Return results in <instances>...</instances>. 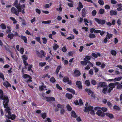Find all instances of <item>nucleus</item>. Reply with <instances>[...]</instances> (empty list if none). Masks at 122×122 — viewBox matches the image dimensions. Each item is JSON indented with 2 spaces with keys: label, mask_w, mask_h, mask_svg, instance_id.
<instances>
[{
  "label": "nucleus",
  "mask_w": 122,
  "mask_h": 122,
  "mask_svg": "<svg viewBox=\"0 0 122 122\" xmlns=\"http://www.w3.org/2000/svg\"><path fill=\"white\" fill-rule=\"evenodd\" d=\"M3 101V104L4 108H5V110L6 111V113H8V115H7L8 116L10 115L11 114L10 112L11 109L10 107H8V104L9 102V98L6 97L5 98V100Z\"/></svg>",
  "instance_id": "nucleus-1"
},
{
  "label": "nucleus",
  "mask_w": 122,
  "mask_h": 122,
  "mask_svg": "<svg viewBox=\"0 0 122 122\" xmlns=\"http://www.w3.org/2000/svg\"><path fill=\"white\" fill-rule=\"evenodd\" d=\"M20 9H19L17 10L15 8L12 7L11 9V12L12 13L15 14L16 15L18 16L19 14V12L21 11V8Z\"/></svg>",
  "instance_id": "nucleus-2"
},
{
  "label": "nucleus",
  "mask_w": 122,
  "mask_h": 122,
  "mask_svg": "<svg viewBox=\"0 0 122 122\" xmlns=\"http://www.w3.org/2000/svg\"><path fill=\"white\" fill-rule=\"evenodd\" d=\"M85 105L86 107L85 108V109L84 110V111L85 112H88L89 111L93 109V107L91 106H88V103L87 102L86 103Z\"/></svg>",
  "instance_id": "nucleus-3"
},
{
  "label": "nucleus",
  "mask_w": 122,
  "mask_h": 122,
  "mask_svg": "<svg viewBox=\"0 0 122 122\" xmlns=\"http://www.w3.org/2000/svg\"><path fill=\"white\" fill-rule=\"evenodd\" d=\"M18 0H15L13 4V5L15 6L17 10L19 9H20L22 8V5H20V3H18Z\"/></svg>",
  "instance_id": "nucleus-4"
},
{
  "label": "nucleus",
  "mask_w": 122,
  "mask_h": 122,
  "mask_svg": "<svg viewBox=\"0 0 122 122\" xmlns=\"http://www.w3.org/2000/svg\"><path fill=\"white\" fill-rule=\"evenodd\" d=\"M6 97L8 98V96L4 95L3 91L2 89H0V99L4 100H5Z\"/></svg>",
  "instance_id": "nucleus-5"
},
{
  "label": "nucleus",
  "mask_w": 122,
  "mask_h": 122,
  "mask_svg": "<svg viewBox=\"0 0 122 122\" xmlns=\"http://www.w3.org/2000/svg\"><path fill=\"white\" fill-rule=\"evenodd\" d=\"M94 20L97 23L102 25L104 24L106 22V21L105 20L100 19L97 18H95Z\"/></svg>",
  "instance_id": "nucleus-6"
},
{
  "label": "nucleus",
  "mask_w": 122,
  "mask_h": 122,
  "mask_svg": "<svg viewBox=\"0 0 122 122\" xmlns=\"http://www.w3.org/2000/svg\"><path fill=\"white\" fill-rule=\"evenodd\" d=\"M96 114L97 115L101 117H104L105 114V112H102V111L99 110L97 111Z\"/></svg>",
  "instance_id": "nucleus-7"
},
{
  "label": "nucleus",
  "mask_w": 122,
  "mask_h": 122,
  "mask_svg": "<svg viewBox=\"0 0 122 122\" xmlns=\"http://www.w3.org/2000/svg\"><path fill=\"white\" fill-rule=\"evenodd\" d=\"M107 86V83L105 82H99L97 84V88H99L100 87H106Z\"/></svg>",
  "instance_id": "nucleus-8"
},
{
  "label": "nucleus",
  "mask_w": 122,
  "mask_h": 122,
  "mask_svg": "<svg viewBox=\"0 0 122 122\" xmlns=\"http://www.w3.org/2000/svg\"><path fill=\"white\" fill-rule=\"evenodd\" d=\"M5 116L8 119H11L12 120H14L16 117V116L14 114H11L9 116H8L7 115L5 114Z\"/></svg>",
  "instance_id": "nucleus-9"
},
{
  "label": "nucleus",
  "mask_w": 122,
  "mask_h": 122,
  "mask_svg": "<svg viewBox=\"0 0 122 122\" xmlns=\"http://www.w3.org/2000/svg\"><path fill=\"white\" fill-rule=\"evenodd\" d=\"M46 99V101L48 102L55 101V99L54 97H44Z\"/></svg>",
  "instance_id": "nucleus-10"
},
{
  "label": "nucleus",
  "mask_w": 122,
  "mask_h": 122,
  "mask_svg": "<svg viewBox=\"0 0 122 122\" xmlns=\"http://www.w3.org/2000/svg\"><path fill=\"white\" fill-rule=\"evenodd\" d=\"M90 32L91 33H99L101 32V30H96L94 28H91L90 29Z\"/></svg>",
  "instance_id": "nucleus-11"
},
{
  "label": "nucleus",
  "mask_w": 122,
  "mask_h": 122,
  "mask_svg": "<svg viewBox=\"0 0 122 122\" xmlns=\"http://www.w3.org/2000/svg\"><path fill=\"white\" fill-rule=\"evenodd\" d=\"M76 84L77 86V87L79 89H82V83L80 81H78L76 82Z\"/></svg>",
  "instance_id": "nucleus-12"
},
{
  "label": "nucleus",
  "mask_w": 122,
  "mask_h": 122,
  "mask_svg": "<svg viewBox=\"0 0 122 122\" xmlns=\"http://www.w3.org/2000/svg\"><path fill=\"white\" fill-rule=\"evenodd\" d=\"M105 115L110 119H112L114 117V115L110 112H106L105 113Z\"/></svg>",
  "instance_id": "nucleus-13"
},
{
  "label": "nucleus",
  "mask_w": 122,
  "mask_h": 122,
  "mask_svg": "<svg viewBox=\"0 0 122 122\" xmlns=\"http://www.w3.org/2000/svg\"><path fill=\"white\" fill-rule=\"evenodd\" d=\"M74 74L75 76L77 77L80 76L81 75V73L79 70L76 69L74 71Z\"/></svg>",
  "instance_id": "nucleus-14"
},
{
  "label": "nucleus",
  "mask_w": 122,
  "mask_h": 122,
  "mask_svg": "<svg viewBox=\"0 0 122 122\" xmlns=\"http://www.w3.org/2000/svg\"><path fill=\"white\" fill-rule=\"evenodd\" d=\"M83 6L81 2H79L78 6L77 7V9L79 11H80L81 9L83 8Z\"/></svg>",
  "instance_id": "nucleus-15"
},
{
  "label": "nucleus",
  "mask_w": 122,
  "mask_h": 122,
  "mask_svg": "<svg viewBox=\"0 0 122 122\" xmlns=\"http://www.w3.org/2000/svg\"><path fill=\"white\" fill-rule=\"evenodd\" d=\"M82 15L83 17H85L86 15V13L87 12V10L85 8H83L82 10Z\"/></svg>",
  "instance_id": "nucleus-16"
},
{
  "label": "nucleus",
  "mask_w": 122,
  "mask_h": 122,
  "mask_svg": "<svg viewBox=\"0 0 122 122\" xmlns=\"http://www.w3.org/2000/svg\"><path fill=\"white\" fill-rule=\"evenodd\" d=\"M3 85L7 88L8 87L11 86V85L7 81H6L3 83Z\"/></svg>",
  "instance_id": "nucleus-17"
},
{
  "label": "nucleus",
  "mask_w": 122,
  "mask_h": 122,
  "mask_svg": "<svg viewBox=\"0 0 122 122\" xmlns=\"http://www.w3.org/2000/svg\"><path fill=\"white\" fill-rule=\"evenodd\" d=\"M97 54H96L94 53H92V55L95 58H97V57L98 56L99 57H100L101 56L100 54L98 52L97 53Z\"/></svg>",
  "instance_id": "nucleus-18"
},
{
  "label": "nucleus",
  "mask_w": 122,
  "mask_h": 122,
  "mask_svg": "<svg viewBox=\"0 0 122 122\" xmlns=\"http://www.w3.org/2000/svg\"><path fill=\"white\" fill-rule=\"evenodd\" d=\"M110 14L111 16L114 15H116L117 14V12L116 10H111L110 11Z\"/></svg>",
  "instance_id": "nucleus-19"
},
{
  "label": "nucleus",
  "mask_w": 122,
  "mask_h": 122,
  "mask_svg": "<svg viewBox=\"0 0 122 122\" xmlns=\"http://www.w3.org/2000/svg\"><path fill=\"white\" fill-rule=\"evenodd\" d=\"M66 89L67 91L71 92L73 94H75V91L74 90L71 89L69 88H67Z\"/></svg>",
  "instance_id": "nucleus-20"
},
{
  "label": "nucleus",
  "mask_w": 122,
  "mask_h": 122,
  "mask_svg": "<svg viewBox=\"0 0 122 122\" xmlns=\"http://www.w3.org/2000/svg\"><path fill=\"white\" fill-rule=\"evenodd\" d=\"M85 90L88 93L89 95H90V94L93 93L92 91L90 89H88L87 88H86L85 89Z\"/></svg>",
  "instance_id": "nucleus-21"
},
{
  "label": "nucleus",
  "mask_w": 122,
  "mask_h": 122,
  "mask_svg": "<svg viewBox=\"0 0 122 122\" xmlns=\"http://www.w3.org/2000/svg\"><path fill=\"white\" fill-rule=\"evenodd\" d=\"M69 80V77L67 76H64L63 79V81L65 83L67 82Z\"/></svg>",
  "instance_id": "nucleus-22"
},
{
  "label": "nucleus",
  "mask_w": 122,
  "mask_h": 122,
  "mask_svg": "<svg viewBox=\"0 0 122 122\" xmlns=\"http://www.w3.org/2000/svg\"><path fill=\"white\" fill-rule=\"evenodd\" d=\"M21 39L24 41V42L25 43H26L27 42V39L26 37L24 36H20Z\"/></svg>",
  "instance_id": "nucleus-23"
},
{
  "label": "nucleus",
  "mask_w": 122,
  "mask_h": 122,
  "mask_svg": "<svg viewBox=\"0 0 122 122\" xmlns=\"http://www.w3.org/2000/svg\"><path fill=\"white\" fill-rule=\"evenodd\" d=\"M71 116L74 118H76L77 116V115L76 114V113L74 111H72Z\"/></svg>",
  "instance_id": "nucleus-24"
},
{
  "label": "nucleus",
  "mask_w": 122,
  "mask_h": 122,
  "mask_svg": "<svg viewBox=\"0 0 122 122\" xmlns=\"http://www.w3.org/2000/svg\"><path fill=\"white\" fill-rule=\"evenodd\" d=\"M66 96L67 98L70 99H71L73 97V96L71 94L68 93L66 94Z\"/></svg>",
  "instance_id": "nucleus-25"
},
{
  "label": "nucleus",
  "mask_w": 122,
  "mask_h": 122,
  "mask_svg": "<svg viewBox=\"0 0 122 122\" xmlns=\"http://www.w3.org/2000/svg\"><path fill=\"white\" fill-rule=\"evenodd\" d=\"M14 36V34L13 33H11L10 34H8L7 35V37L10 39H12L13 38Z\"/></svg>",
  "instance_id": "nucleus-26"
},
{
  "label": "nucleus",
  "mask_w": 122,
  "mask_h": 122,
  "mask_svg": "<svg viewBox=\"0 0 122 122\" xmlns=\"http://www.w3.org/2000/svg\"><path fill=\"white\" fill-rule=\"evenodd\" d=\"M28 66V71H30L33 73V71L31 69L32 67V65H31L29 64Z\"/></svg>",
  "instance_id": "nucleus-27"
},
{
  "label": "nucleus",
  "mask_w": 122,
  "mask_h": 122,
  "mask_svg": "<svg viewBox=\"0 0 122 122\" xmlns=\"http://www.w3.org/2000/svg\"><path fill=\"white\" fill-rule=\"evenodd\" d=\"M111 53L112 55L115 56L117 54L116 51L113 50H111L110 52Z\"/></svg>",
  "instance_id": "nucleus-28"
},
{
  "label": "nucleus",
  "mask_w": 122,
  "mask_h": 122,
  "mask_svg": "<svg viewBox=\"0 0 122 122\" xmlns=\"http://www.w3.org/2000/svg\"><path fill=\"white\" fill-rule=\"evenodd\" d=\"M61 68V66L60 65L58 66L56 69V70L55 72V73L56 74H58L59 72V70H60Z\"/></svg>",
  "instance_id": "nucleus-29"
},
{
  "label": "nucleus",
  "mask_w": 122,
  "mask_h": 122,
  "mask_svg": "<svg viewBox=\"0 0 122 122\" xmlns=\"http://www.w3.org/2000/svg\"><path fill=\"white\" fill-rule=\"evenodd\" d=\"M46 87V86L41 85L39 87V89L41 91H43L44 89Z\"/></svg>",
  "instance_id": "nucleus-30"
},
{
  "label": "nucleus",
  "mask_w": 122,
  "mask_h": 122,
  "mask_svg": "<svg viewBox=\"0 0 122 122\" xmlns=\"http://www.w3.org/2000/svg\"><path fill=\"white\" fill-rule=\"evenodd\" d=\"M89 37L90 38L94 39L95 38V35L93 33H90L89 34Z\"/></svg>",
  "instance_id": "nucleus-31"
},
{
  "label": "nucleus",
  "mask_w": 122,
  "mask_h": 122,
  "mask_svg": "<svg viewBox=\"0 0 122 122\" xmlns=\"http://www.w3.org/2000/svg\"><path fill=\"white\" fill-rule=\"evenodd\" d=\"M107 35L106 36L109 39H110V38L112 37L113 35L111 34H109V33L107 32Z\"/></svg>",
  "instance_id": "nucleus-32"
},
{
  "label": "nucleus",
  "mask_w": 122,
  "mask_h": 122,
  "mask_svg": "<svg viewBox=\"0 0 122 122\" xmlns=\"http://www.w3.org/2000/svg\"><path fill=\"white\" fill-rule=\"evenodd\" d=\"M113 108L114 109L117 111H119L120 110V109L119 107L116 105L114 106L113 107Z\"/></svg>",
  "instance_id": "nucleus-33"
},
{
  "label": "nucleus",
  "mask_w": 122,
  "mask_h": 122,
  "mask_svg": "<svg viewBox=\"0 0 122 122\" xmlns=\"http://www.w3.org/2000/svg\"><path fill=\"white\" fill-rule=\"evenodd\" d=\"M50 81L51 82L54 83L56 81V80L53 77H52L50 79Z\"/></svg>",
  "instance_id": "nucleus-34"
},
{
  "label": "nucleus",
  "mask_w": 122,
  "mask_h": 122,
  "mask_svg": "<svg viewBox=\"0 0 122 122\" xmlns=\"http://www.w3.org/2000/svg\"><path fill=\"white\" fill-rule=\"evenodd\" d=\"M105 13V10L103 9H100L99 11V14H100L102 15Z\"/></svg>",
  "instance_id": "nucleus-35"
},
{
  "label": "nucleus",
  "mask_w": 122,
  "mask_h": 122,
  "mask_svg": "<svg viewBox=\"0 0 122 122\" xmlns=\"http://www.w3.org/2000/svg\"><path fill=\"white\" fill-rule=\"evenodd\" d=\"M59 47V46L58 45L56 44H55L54 46L53 47V48L54 50L56 51Z\"/></svg>",
  "instance_id": "nucleus-36"
},
{
  "label": "nucleus",
  "mask_w": 122,
  "mask_h": 122,
  "mask_svg": "<svg viewBox=\"0 0 122 122\" xmlns=\"http://www.w3.org/2000/svg\"><path fill=\"white\" fill-rule=\"evenodd\" d=\"M101 109L102 111L103 112H107V109L106 107H102L101 108Z\"/></svg>",
  "instance_id": "nucleus-37"
},
{
  "label": "nucleus",
  "mask_w": 122,
  "mask_h": 122,
  "mask_svg": "<svg viewBox=\"0 0 122 122\" xmlns=\"http://www.w3.org/2000/svg\"><path fill=\"white\" fill-rule=\"evenodd\" d=\"M66 107L68 110L69 111H70L72 110V108L69 104L67 105Z\"/></svg>",
  "instance_id": "nucleus-38"
},
{
  "label": "nucleus",
  "mask_w": 122,
  "mask_h": 122,
  "mask_svg": "<svg viewBox=\"0 0 122 122\" xmlns=\"http://www.w3.org/2000/svg\"><path fill=\"white\" fill-rule=\"evenodd\" d=\"M46 64V63L45 62H41L39 63V66H41V67H43Z\"/></svg>",
  "instance_id": "nucleus-39"
},
{
  "label": "nucleus",
  "mask_w": 122,
  "mask_h": 122,
  "mask_svg": "<svg viewBox=\"0 0 122 122\" xmlns=\"http://www.w3.org/2000/svg\"><path fill=\"white\" fill-rule=\"evenodd\" d=\"M97 13L96 10H94L92 12V14L93 16H94L96 15Z\"/></svg>",
  "instance_id": "nucleus-40"
},
{
  "label": "nucleus",
  "mask_w": 122,
  "mask_h": 122,
  "mask_svg": "<svg viewBox=\"0 0 122 122\" xmlns=\"http://www.w3.org/2000/svg\"><path fill=\"white\" fill-rule=\"evenodd\" d=\"M42 39L43 40V44H46V43L47 41V39L46 37H44L42 38Z\"/></svg>",
  "instance_id": "nucleus-41"
},
{
  "label": "nucleus",
  "mask_w": 122,
  "mask_h": 122,
  "mask_svg": "<svg viewBox=\"0 0 122 122\" xmlns=\"http://www.w3.org/2000/svg\"><path fill=\"white\" fill-rule=\"evenodd\" d=\"M23 77L25 79H26L27 78H30L31 77L29 75L26 74H25L23 75Z\"/></svg>",
  "instance_id": "nucleus-42"
},
{
  "label": "nucleus",
  "mask_w": 122,
  "mask_h": 122,
  "mask_svg": "<svg viewBox=\"0 0 122 122\" xmlns=\"http://www.w3.org/2000/svg\"><path fill=\"white\" fill-rule=\"evenodd\" d=\"M85 84L87 86H89L90 85V82L89 80H86L85 82Z\"/></svg>",
  "instance_id": "nucleus-43"
},
{
  "label": "nucleus",
  "mask_w": 122,
  "mask_h": 122,
  "mask_svg": "<svg viewBox=\"0 0 122 122\" xmlns=\"http://www.w3.org/2000/svg\"><path fill=\"white\" fill-rule=\"evenodd\" d=\"M108 86L109 87H112L113 88H114L115 87V84L113 83H110L108 85Z\"/></svg>",
  "instance_id": "nucleus-44"
},
{
  "label": "nucleus",
  "mask_w": 122,
  "mask_h": 122,
  "mask_svg": "<svg viewBox=\"0 0 122 122\" xmlns=\"http://www.w3.org/2000/svg\"><path fill=\"white\" fill-rule=\"evenodd\" d=\"M122 77L120 76L118 77H116L114 79V81H119L122 78Z\"/></svg>",
  "instance_id": "nucleus-45"
},
{
  "label": "nucleus",
  "mask_w": 122,
  "mask_h": 122,
  "mask_svg": "<svg viewBox=\"0 0 122 122\" xmlns=\"http://www.w3.org/2000/svg\"><path fill=\"white\" fill-rule=\"evenodd\" d=\"M107 87H105L104 88L102 91V92L105 94L107 92Z\"/></svg>",
  "instance_id": "nucleus-46"
},
{
  "label": "nucleus",
  "mask_w": 122,
  "mask_h": 122,
  "mask_svg": "<svg viewBox=\"0 0 122 122\" xmlns=\"http://www.w3.org/2000/svg\"><path fill=\"white\" fill-rule=\"evenodd\" d=\"M0 77L2 79L3 81L5 80L4 76L3 74L1 72H0Z\"/></svg>",
  "instance_id": "nucleus-47"
},
{
  "label": "nucleus",
  "mask_w": 122,
  "mask_h": 122,
  "mask_svg": "<svg viewBox=\"0 0 122 122\" xmlns=\"http://www.w3.org/2000/svg\"><path fill=\"white\" fill-rule=\"evenodd\" d=\"M51 21L50 20L46 21H44L42 22V23L44 24H49L51 23Z\"/></svg>",
  "instance_id": "nucleus-48"
},
{
  "label": "nucleus",
  "mask_w": 122,
  "mask_h": 122,
  "mask_svg": "<svg viewBox=\"0 0 122 122\" xmlns=\"http://www.w3.org/2000/svg\"><path fill=\"white\" fill-rule=\"evenodd\" d=\"M41 116L43 119H45L46 118V113L45 112H44L42 113L41 115Z\"/></svg>",
  "instance_id": "nucleus-49"
},
{
  "label": "nucleus",
  "mask_w": 122,
  "mask_h": 122,
  "mask_svg": "<svg viewBox=\"0 0 122 122\" xmlns=\"http://www.w3.org/2000/svg\"><path fill=\"white\" fill-rule=\"evenodd\" d=\"M98 3L101 5H103L104 4V2L103 0H99L98 1Z\"/></svg>",
  "instance_id": "nucleus-50"
},
{
  "label": "nucleus",
  "mask_w": 122,
  "mask_h": 122,
  "mask_svg": "<svg viewBox=\"0 0 122 122\" xmlns=\"http://www.w3.org/2000/svg\"><path fill=\"white\" fill-rule=\"evenodd\" d=\"M20 19L22 21V24L24 25H25L26 24L25 20L21 18H20Z\"/></svg>",
  "instance_id": "nucleus-51"
},
{
  "label": "nucleus",
  "mask_w": 122,
  "mask_h": 122,
  "mask_svg": "<svg viewBox=\"0 0 122 122\" xmlns=\"http://www.w3.org/2000/svg\"><path fill=\"white\" fill-rule=\"evenodd\" d=\"M107 103L108 107H110V108H111L112 107V105L110 102L108 101L107 102Z\"/></svg>",
  "instance_id": "nucleus-52"
},
{
  "label": "nucleus",
  "mask_w": 122,
  "mask_h": 122,
  "mask_svg": "<svg viewBox=\"0 0 122 122\" xmlns=\"http://www.w3.org/2000/svg\"><path fill=\"white\" fill-rule=\"evenodd\" d=\"M74 36L73 35H72L71 36H69L67 38V39L69 40H71L74 39Z\"/></svg>",
  "instance_id": "nucleus-53"
},
{
  "label": "nucleus",
  "mask_w": 122,
  "mask_h": 122,
  "mask_svg": "<svg viewBox=\"0 0 122 122\" xmlns=\"http://www.w3.org/2000/svg\"><path fill=\"white\" fill-rule=\"evenodd\" d=\"M35 39L40 44H41L40 41V37H36L35 38Z\"/></svg>",
  "instance_id": "nucleus-54"
},
{
  "label": "nucleus",
  "mask_w": 122,
  "mask_h": 122,
  "mask_svg": "<svg viewBox=\"0 0 122 122\" xmlns=\"http://www.w3.org/2000/svg\"><path fill=\"white\" fill-rule=\"evenodd\" d=\"M5 50L6 51L8 52H10V49L9 48V46H5Z\"/></svg>",
  "instance_id": "nucleus-55"
},
{
  "label": "nucleus",
  "mask_w": 122,
  "mask_h": 122,
  "mask_svg": "<svg viewBox=\"0 0 122 122\" xmlns=\"http://www.w3.org/2000/svg\"><path fill=\"white\" fill-rule=\"evenodd\" d=\"M22 58L23 59V60L26 61L28 59V57L27 56H26L25 55H23L22 56Z\"/></svg>",
  "instance_id": "nucleus-56"
},
{
  "label": "nucleus",
  "mask_w": 122,
  "mask_h": 122,
  "mask_svg": "<svg viewBox=\"0 0 122 122\" xmlns=\"http://www.w3.org/2000/svg\"><path fill=\"white\" fill-rule=\"evenodd\" d=\"M122 88V85L120 84L117 87V89L118 90H121Z\"/></svg>",
  "instance_id": "nucleus-57"
},
{
  "label": "nucleus",
  "mask_w": 122,
  "mask_h": 122,
  "mask_svg": "<svg viewBox=\"0 0 122 122\" xmlns=\"http://www.w3.org/2000/svg\"><path fill=\"white\" fill-rule=\"evenodd\" d=\"M1 28L2 29H5L6 28V27L5 25L2 23L1 24Z\"/></svg>",
  "instance_id": "nucleus-58"
},
{
  "label": "nucleus",
  "mask_w": 122,
  "mask_h": 122,
  "mask_svg": "<svg viewBox=\"0 0 122 122\" xmlns=\"http://www.w3.org/2000/svg\"><path fill=\"white\" fill-rule=\"evenodd\" d=\"M91 82V83L94 85H95L97 84L96 81L94 80H92Z\"/></svg>",
  "instance_id": "nucleus-59"
},
{
  "label": "nucleus",
  "mask_w": 122,
  "mask_h": 122,
  "mask_svg": "<svg viewBox=\"0 0 122 122\" xmlns=\"http://www.w3.org/2000/svg\"><path fill=\"white\" fill-rule=\"evenodd\" d=\"M56 87L58 89L60 90H61L62 89V88L57 84H56Z\"/></svg>",
  "instance_id": "nucleus-60"
},
{
  "label": "nucleus",
  "mask_w": 122,
  "mask_h": 122,
  "mask_svg": "<svg viewBox=\"0 0 122 122\" xmlns=\"http://www.w3.org/2000/svg\"><path fill=\"white\" fill-rule=\"evenodd\" d=\"M73 31L74 32L76 35H77L78 34V31L76 29H73Z\"/></svg>",
  "instance_id": "nucleus-61"
},
{
  "label": "nucleus",
  "mask_w": 122,
  "mask_h": 122,
  "mask_svg": "<svg viewBox=\"0 0 122 122\" xmlns=\"http://www.w3.org/2000/svg\"><path fill=\"white\" fill-rule=\"evenodd\" d=\"M24 49L23 48H20V53L21 54H23V53L24 51Z\"/></svg>",
  "instance_id": "nucleus-62"
},
{
  "label": "nucleus",
  "mask_w": 122,
  "mask_h": 122,
  "mask_svg": "<svg viewBox=\"0 0 122 122\" xmlns=\"http://www.w3.org/2000/svg\"><path fill=\"white\" fill-rule=\"evenodd\" d=\"M57 107H58L60 109H62L63 106L62 105L60 104H58L57 105Z\"/></svg>",
  "instance_id": "nucleus-63"
},
{
  "label": "nucleus",
  "mask_w": 122,
  "mask_h": 122,
  "mask_svg": "<svg viewBox=\"0 0 122 122\" xmlns=\"http://www.w3.org/2000/svg\"><path fill=\"white\" fill-rule=\"evenodd\" d=\"M79 105H81L83 104V102L82 100L81 99H79Z\"/></svg>",
  "instance_id": "nucleus-64"
}]
</instances>
